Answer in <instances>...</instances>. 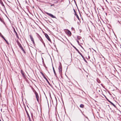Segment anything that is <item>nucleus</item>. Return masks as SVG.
Returning <instances> with one entry per match:
<instances>
[{
    "label": "nucleus",
    "instance_id": "nucleus-1",
    "mask_svg": "<svg viewBox=\"0 0 121 121\" xmlns=\"http://www.w3.org/2000/svg\"><path fill=\"white\" fill-rule=\"evenodd\" d=\"M59 71L60 73L61 74L62 72V66L61 63H60V65L58 68Z\"/></svg>",
    "mask_w": 121,
    "mask_h": 121
},
{
    "label": "nucleus",
    "instance_id": "nucleus-2",
    "mask_svg": "<svg viewBox=\"0 0 121 121\" xmlns=\"http://www.w3.org/2000/svg\"><path fill=\"white\" fill-rule=\"evenodd\" d=\"M35 96L38 102H39V97L38 93L36 91L35 92Z\"/></svg>",
    "mask_w": 121,
    "mask_h": 121
},
{
    "label": "nucleus",
    "instance_id": "nucleus-3",
    "mask_svg": "<svg viewBox=\"0 0 121 121\" xmlns=\"http://www.w3.org/2000/svg\"><path fill=\"white\" fill-rule=\"evenodd\" d=\"M73 47L81 55V56L84 58V56L82 55V54L79 51V50L76 48V47H74V46H73Z\"/></svg>",
    "mask_w": 121,
    "mask_h": 121
},
{
    "label": "nucleus",
    "instance_id": "nucleus-4",
    "mask_svg": "<svg viewBox=\"0 0 121 121\" xmlns=\"http://www.w3.org/2000/svg\"><path fill=\"white\" fill-rule=\"evenodd\" d=\"M25 110L26 111V113L27 114V117L28 118V119L29 121H31V119L30 118V117L29 116V115L28 114V113L27 110L26 108H25Z\"/></svg>",
    "mask_w": 121,
    "mask_h": 121
},
{
    "label": "nucleus",
    "instance_id": "nucleus-5",
    "mask_svg": "<svg viewBox=\"0 0 121 121\" xmlns=\"http://www.w3.org/2000/svg\"><path fill=\"white\" fill-rule=\"evenodd\" d=\"M46 13L48 15L53 18H56V17L53 16L51 14L49 13L48 12H46Z\"/></svg>",
    "mask_w": 121,
    "mask_h": 121
},
{
    "label": "nucleus",
    "instance_id": "nucleus-6",
    "mask_svg": "<svg viewBox=\"0 0 121 121\" xmlns=\"http://www.w3.org/2000/svg\"><path fill=\"white\" fill-rule=\"evenodd\" d=\"M45 35L46 37L48 40L50 42H51V40L48 35L47 34H45Z\"/></svg>",
    "mask_w": 121,
    "mask_h": 121
},
{
    "label": "nucleus",
    "instance_id": "nucleus-7",
    "mask_svg": "<svg viewBox=\"0 0 121 121\" xmlns=\"http://www.w3.org/2000/svg\"><path fill=\"white\" fill-rule=\"evenodd\" d=\"M21 73L23 77L24 78H25L26 76L25 75V73L23 71L21 70Z\"/></svg>",
    "mask_w": 121,
    "mask_h": 121
},
{
    "label": "nucleus",
    "instance_id": "nucleus-8",
    "mask_svg": "<svg viewBox=\"0 0 121 121\" xmlns=\"http://www.w3.org/2000/svg\"><path fill=\"white\" fill-rule=\"evenodd\" d=\"M30 38L31 39V41L33 43V44H35L33 38L32 36L31 35H30Z\"/></svg>",
    "mask_w": 121,
    "mask_h": 121
},
{
    "label": "nucleus",
    "instance_id": "nucleus-9",
    "mask_svg": "<svg viewBox=\"0 0 121 121\" xmlns=\"http://www.w3.org/2000/svg\"><path fill=\"white\" fill-rule=\"evenodd\" d=\"M17 45H18V46H19V47L20 48L22 46L21 44L18 41H17Z\"/></svg>",
    "mask_w": 121,
    "mask_h": 121
},
{
    "label": "nucleus",
    "instance_id": "nucleus-10",
    "mask_svg": "<svg viewBox=\"0 0 121 121\" xmlns=\"http://www.w3.org/2000/svg\"><path fill=\"white\" fill-rule=\"evenodd\" d=\"M13 31H14V32L15 33L16 35L17 36V32H16V31L15 30L14 28V27H13Z\"/></svg>",
    "mask_w": 121,
    "mask_h": 121
},
{
    "label": "nucleus",
    "instance_id": "nucleus-11",
    "mask_svg": "<svg viewBox=\"0 0 121 121\" xmlns=\"http://www.w3.org/2000/svg\"><path fill=\"white\" fill-rule=\"evenodd\" d=\"M67 32L68 34L69 35H71V32L68 30H67Z\"/></svg>",
    "mask_w": 121,
    "mask_h": 121
},
{
    "label": "nucleus",
    "instance_id": "nucleus-12",
    "mask_svg": "<svg viewBox=\"0 0 121 121\" xmlns=\"http://www.w3.org/2000/svg\"><path fill=\"white\" fill-rule=\"evenodd\" d=\"M114 107L116 108H117V107L111 101L110 103Z\"/></svg>",
    "mask_w": 121,
    "mask_h": 121
},
{
    "label": "nucleus",
    "instance_id": "nucleus-13",
    "mask_svg": "<svg viewBox=\"0 0 121 121\" xmlns=\"http://www.w3.org/2000/svg\"><path fill=\"white\" fill-rule=\"evenodd\" d=\"M53 71L54 72V73L55 75L56 76H56H57L56 74V73L55 71V70L54 69V68L53 67Z\"/></svg>",
    "mask_w": 121,
    "mask_h": 121
},
{
    "label": "nucleus",
    "instance_id": "nucleus-14",
    "mask_svg": "<svg viewBox=\"0 0 121 121\" xmlns=\"http://www.w3.org/2000/svg\"><path fill=\"white\" fill-rule=\"evenodd\" d=\"M0 21L2 23H3L4 24L5 23L4 22V21H3V20H2V19L0 17Z\"/></svg>",
    "mask_w": 121,
    "mask_h": 121
},
{
    "label": "nucleus",
    "instance_id": "nucleus-15",
    "mask_svg": "<svg viewBox=\"0 0 121 121\" xmlns=\"http://www.w3.org/2000/svg\"><path fill=\"white\" fill-rule=\"evenodd\" d=\"M80 107H81V108H83L84 107V105L82 104H81L80 105Z\"/></svg>",
    "mask_w": 121,
    "mask_h": 121
},
{
    "label": "nucleus",
    "instance_id": "nucleus-16",
    "mask_svg": "<svg viewBox=\"0 0 121 121\" xmlns=\"http://www.w3.org/2000/svg\"><path fill=\"white\" fill-rule=\"evenodd\" d=\"M0 3L2 6H4V7L5 8L4 6V4H3L2 1Z\"/></svg>",
    "mask_w": 121,
    "mask_h": 121
},
{
    "label": "nucleus",
    "instance_id": "nucleus-17",
    "mask_svg": "<svg viewBox=\"0 0 121 121\" xmlns=\"http://www.w3.org/2000/svg\"><path fill=\"white\" fill-rule=\"evenodd\" d=\"M81 38V37L79 36H78L77 37V39L78 40L80 39Z\"/></svg>",
    "mask_w": 121,
    "mask_h": 121
},
{
    "label": "nucleus",
    "instance_id": "nucleus-18",
    "mask_svg": "<svg viewBox=\"0 0 121 121\" xmlns=\"http://www.w3.org/2000/svg\"><path fill=\"white\" fill-rule=\"evenodd\" d=\"M97 81L98 82V83H100V80L98 79H97Z\"/></svg>",
    "mask_w": 121,
    "mask_h": 121
},
{
    "label": "nucleus",
    "instance_id": "nucleus-19",
    "mask_svg": "<svg viewBox=\"0 0 121 121\" xmlns=\"http://www.w3.org/2000/svg\"><path fill=\"white\" fill-rule=\"evenodd\" d=\"M49 4H51V6H54V4H51V3H49Z\"/></svg>",
    "mask_w": 121,
    "mask_h": 121
},
{
    "label": "nucleus",
    "instance_id": "nucleus-20",
    "mask_svg": "<svg viewBox=\"0 0 121 121\" xmlns=\"http://www.w3.org/2000/svg\"><path fill=\"white\" fill-rule=\"evenodd\" d=\"M76 16L77 18L78 19V20H79V18L78 15L77 14H76Z\"/></svg>",
    "mask_w": 121,
    "mask_h": 121
},
{
    "label": "nucleus",
    "instance_id": "nucleus-21",
    "mask_svg": "<svg viewBox=\"0 0 121 121\" xmlns=\"http://www.w3.org/2000/svg\"><path fill=\"white\" fill-rule=\"evenodd\" d=\"M39 39L42 42V40H43L42 38H41V37H40V36H39Z\"/></svg>",
    "mask_w": 121,
    "mask_h": 121
},
{
    "label": "nucleus",
    "instance_id": "nucleus-22",
    "mask_svg": "<svg viewBox=\"0 0 121 121\" xmlns=\"http://www.w3.org/2000/svg\"><path fill=\"white\" fill-rule=\"evenodd\" d=\"M40 73L41 74L42 76H43V77H44V76H44V74H43V73H42V72H40Z\"/></svg>",
    "mask_w": 121,
    "mask_h": 121
},
{
    "label": "nucleus",
    "instance_id": "nucleus-23",
    "mask_svg": "<svg viewBox=\"0 0 121 121\" xmlns=\"http://www.w3.org/2000/svg\"><path fill=\"white\" fill-rule=\"evenodd\" d=\"M46 80L48 82V83L49 84H50V83L48 81V80L47 79Z\"/></svg>",
    "mask_w": 121,
    "mask_h": 121
},
{
    "label": "nucleus",
    "instance_id": "nucleus-24",
    "mask_svg": "<svg viewBox=\"0 0 121 121\" xmlns=\"http://www.w3.org/2000/svg\"><path fill=\"white\" fill-rule=\"evenodd\" d=\"M20 49L22 50V51L23 49V48L22 47V46L20 48Z\"/></svg>",
    "mask_w": 121,
    "mask_h": 121
},
{
    "label": "nucleus",
    "instance_id": "nucleus-25",
    "mask_svg": "<svg viewBox=\"0 0 121 121\" xmlns=\"http://www.w3.org/2000/svg\"><path fill=\"white\" fill-rule=\"evenodd\" d=\"M107 100L109 103H110L111 101H110L108 99H107L106 98Z\"/></svg>",
    "mask_w": 121,
    "mask_h": 121
},
{
    "label": "nucleus",
    "instance_id": "nucleus-26",
    "mask_svg": "<svg viewBox=\"0 0 121 121\" xmlns=\"http://www.w3.org/2000/svg\"><path fill=\"white\" fill-rule=\"evenodd\" d=\"M22 51L25 54L26 53V52L25 51L24 49L22 50Z\"/></svg>",
    "mask_w": 121,
    "mask_h": 121
},
{
    "label": "nucleus",
    "instance_id": "nucleus-27",
    "mask_svg": "<svg viewBox=\"0 0 121 121\" xmlns=\"http://www.w3.org/2000/svg\"><path fill=\"white\" fill-rule=\"evenodd\" d=\"M77 41L78 43V44L79 45V41L78 40H77Z\"/></svg>",
    "mask_w": 121,
    "mask_h": 121
},
{
    "label": "nucleus",
    "instance_id": "nucleus-28",
    "mask_svg": "<svg viewBox=\"0 0 121 121\" xmlns=\"http://www.w3.org/2000/svg\"><path fill=\"white\" fill-rule=\"evenodd\" d=\"M2 38H3H3H4V36L2 35L1 36H0Z\"/></svg>",
    "mask_w": 121,
    "mask_h": 121
},
{
    "label": "nucleus",
    "instance_id": "nucleus-29",
    "mask_svg": "<svg viewBox=\"0 0 121 121\" xmlns=\"http://www.w3.org/2000/svg\"><path fill=\"white\" fill-rule=\"evenodd\" d=\"M6 42L7 44H9V42L7 41V40L6 41Z\"/></svg>",
    "mask_w": 121,
    "mask_h": 121
},
{
    "label": "nucleus",
    "instance_id": "nucleus-30",
    "mask_svg": "<svg viewBox=\"0 0 121 121\" xmlns=\"http://www.w3.org/2000/svg\"><path fill=\"white\" fill-rule=\"evenodd\" d=\"M43 78L45 79L46 80L47 79L46 78V77L45 76H44Z\"/></svg>",
    "mask_w": 121,
    "mask_h": 121
},
{
    "label": "nucleus",
    "instance_id": "nucleus-31",
    "mask_svg": "<svg viewBox=\"0 0 121 121\" xmlns=\"http://www.w3.org/2000/svg\"><path fill=\"white\" fill-rule=\"evenodd\" d=\"M43 78L45 79L46 80L47 79L46 78V77L45 76H44Z\"/></svg>",
    "mask_w": 121,
    "mask_h": 121
},
{
    "label": "nucleus",
    "instance_id": "nucleus-32",
    "mask_svg": "<svg viewBox=\"0 0 121 121\" xmlns=\"http://www.w3.org/2000/svg\"><path fill=\"white\" fill-rule=\"evenodd\" d=\"M3 39L5 41V42L7 40L5 39L4 38H3Z\"/></svg>",
    "mask_w": 121,
    "mask_h": 121
},
{
    "label": "nucleus",
    "instance_id": "nucleus-33",
    "mask_svg": "<svg viewBox=\"0 0 121 121\" xmlns=\"http://www.w3.org/2000/svg\"><path fill=\"white\" fill-rule=\"evenodd\" d=\"M73 10H74V13L76 12L75 11V10L74 9H73Z\"/></svg>",
    "mask_w": 121,
    "mask_h": 121
},
{
    "label": "nucleus",
    "instance_id": "nucleus-34",
    "mask_svg": "<svg viewBox=\"0 0 121 121\" xmlns=\"http://www.w3.org/2000/svg\"><path fill=\"white\" fill-rule=\"evenodd\" d=\"M2 35V34L0 32V36H1Z\"/></svg>",
    "mask_w": 121,
    "mask_h": 121
},
{
    "label": "nucleus",
    "instance_id": "nucleus-35",
    "mask_svg": "<svg viewBox=\"0 0 121 121\" xmlns=\"http://www.w3.org/2000/svg\"><path fill=\"white\" fill-rule=\"evenodd\" d=\"M75 13V15H76V14H77V13H76V12H75V13Z\"/></svg>",
    "mask_w": 121,
    "mask_h": 121
},
{
    "label": "nucleus",
    "instance_id": "nucleus-36",
    "mask_svg": "<svg viewBox=\"0 0 121 121\" xmlns=\"http://www.w3.org/2000/svg\"><path fill=\"white\" fill-rule=\"evenodd\" d=\"M42 60H43V58L42 57Z\"/></svg>",
    "mask_w": 121,
    "mask_h": 121
},
{
    "label": "nucleus",
    "instance_id": "nucleus-37",
    "mask_svg": "<svg viewBox=\"0 0 121 121\" xmlns=\"http://www.w3.org/2000/svg\"><path fill=\"white\" fill-rule=\"evenodd\" d=\"M2 2V1L1 0H0V3L1 2Z\"/></svg>",
    "mask_w": 121,
    "mask_h": 121
},
{
    "label": "nucleus",
    "instance_id": "nucleus-38",
    "mask_svg": "<svg viewBox=\"0 0 121 121\" xmlns=\"http://www.w3.org/2000/svg\"><path fill=\"white\" fill-rule=\"evenodd\" d=\"M101 85H102L103 86V84H101Z\"/></svg>",
    "mask_w": 121,
    "mask_h": 121
},
{
    "label": "nucleus",
    "instance_id": "nucleus-39",
    "mask_svg": "<svg viewBox=\"0 0 121 121\" xmlns=\"http://www.w3.org/2000/svg\"><path fill=\"white\" fill-rule=\"evenodd\" d=\"M86 118L87 119H88V117H86Z\"/></svg>",
    "mask_w": 121,
    "mask_h": 121
},
{
    "label": "nucleus",
    "instance_id": "nucleus-40",
    "mask_svg": "<svg viewBox=\"0 0 121 121\" xmlns=\"http://www.w3.org/2000/svg\"><path fill=\"white\" fill-rule=\"evenodd\" d=\"M31 116H32V114H31Z\"/></svg>",
    "mask_w": 121,
    "mask_h": 121
},
{
    "label": "nucleus",
    "instance_id": "nucleus-41",
    "mask_svg": "<svg viewBox=\"0 0 121 121\" xmlns=\"http://www.w3.org/2000/svg\"><path fill=\"white\" fill-rule=\"evenodd\" d=\"M84 121H85V119Z\"/></svg>",
    "mask_w": 121,
    "mask_h": 121
},
{
    "label": "nucleus",
    "instance_id": "nucleus-42",
    "mask_svg": "<svg viewBox=\"0 0 121 121\" xmlns=\"http://www.w3.org/2000/svg\"><path fill=\"white\" fill-rule=\"evenodd\" d=\"M0 121H1L0 119Z\"/></svg>",
    "mask_w": 121,
    "mask_h": 121
},
{
    "label": "nucleus",
    "instance_id": "nucleus-43",
    "mask_svg": "<svg viewBox=\"0 0 121 121\" xmlns=\"http://www.w3.org/2000/svg\"><path fill=\"white\" fill-rule=\"evenodd\" d=\"M44 45H45V44H44Z\"/></svg>",
    "mask_w": 121,
    "mask_h": 121
}]
</instances>
